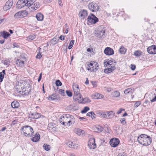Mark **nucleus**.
Wrapping results in <instances>:
<instances>
[{"instance_id": "obj_45", "label": "nucleus", "mask_w": 156, "mask_h": 156, "mask_svg": "<svg viewBox=\"0 0 156 156\" xmlns=\"http://www.w3.org/2000/svg\"><path fill=\"white\" fill-rule=\"evenodd\" d=\"M74 40H72L71 41L68 47L69 49H70L72 48L73 45L74 44Z\"/></svg>"}, {"instance_id": "obj_24", "label": "nucleus", "mask_w": 156, "mask_h": 156, "mask_svg": "<svg viewBox=\"0 0 156 156\" xmlns=\"http://www.w3.org/2000/svg\"><path fill=\"white\" fill-rule=\"evenodd\" d=\"M105 30L103 29H102L101 30V31H99L97 33V36L100 38H104L105 37Z\"/></svg>"}, {"instance_id": "obj_51", "label": "nucleus", "mask_w": 156, "mask_h": 156, "mask_svg": "<svg viewBox=\"0 0 156 156\" xmlns=\"http://www.w3.org/2000/svg\"><path fill=\"white\" fill-rule=\"evenodd\" d=\"M120 121L121 123L123 125H125L126 123V121L125 119V118H122L120 120Z\"/></svg>"}, {"instance_id": "obj_5", "label": "nucleus", "mask_w": 156, "mask_h": 156, "mask_svg": "<svg viewBox=\"0 0 156 156\" xmlns=\"http://www.w3.org/2000/svg\"><path fill=\"white\" fill-rule=\"evenodd\" d=\"M98 63L95 61H91L87 64V69L90 71L95 72L98 69Z\"/></svg>"}, {"instance_id": "obj_53", "label": "nucleus", "mask_w": 156, "mask_h": 156, "mask_svg": "<svg viewBox=\"0 0 156 156\" xmlns=\"http://www.w3.org/2000/svg\"><path fill=\"white\" fill-rule=\"evenodd\" d=\"M141 104V102L140 101H137L135 104L134 106L136 108L139 105Z\"/></svg>"}, {"instance_id": "obj_63", "label": "nucleus", "mask_w": 156, "mask_h": 156, "mask_svg": "<svg viewBox=\"0 0 156 156\" xmlns=\"http://www.w3.org/2000/svg\"><path fill=\"white\" fill-rule=\"evenodd\" d=\"M85 83L86 85H88L89 84V81H88V79L87 78L86 80L85 81Z\"/></svg>"}, {"instance_id": "obj_49", "label": "nucleus", "mask_w": 156, "mask_h": 156, "mask_svg": "<svg viewBox=\"0 0 156 156\" xmlns=\"http://www.w3.org/2000/svg\"><path fill=\"white\" fill-rule=\"evenodd\" d=\"M85 103H89L91 102L90 100L88 98H83V101Z\"/></svg>"}, {"instance_id": "obj_35", "label": "nucleus", "mask_w": 156, "mask_h": 156, "mask_svg": "<svg viewBox=\"0 0 156 156\" xmlns=\"http://www.w3.org/2000/svg\"><path fill=\"white\" fill-rule=\"evenodd\" d=\"M56 94H54L48 98V99L50 101L55 100L56 99Z\"/></svg>"}, {"instance_id": "obj_32", "label": "nucleus", "mask_w": 156, "mask_h": 156, "mask_svg": "<svg viewBox=\"0 0 156 156\" xmlns=\"http://www.w3.org/2000/svg\"><path fill=\"white\" fill-rule=\"evenodd\" d=\"M126 50L123 46H121L119 50V52L122 54H124L126 52Z\"/></svg>"}, {"instance_id": "obj_57", "label": "nucleus", "mask_w": 156, "mask_h": 156, "mask_svg": "<svg viewBox=\"0 0 156 156\" xmlns=\"http://www.w3.org/2000/svg\"><path fill=\"white\" fill-rule=\"evenodd\" d=\"M123 110H124V109L120 108L117 112V114H120L122 112V111Z\"/></svg>"}, {"instance_id": "obj_33", "label": "nucleus", "mask_w": 156, "mask_h": 156, "mask_svg": "<svg viewBox=\"0 0 156 156\" xmlns=\"http://www.w3.org/2000/svg\"><path fill=\"white\" fill-rule=\"evenodd\" d=\"M111 95L113 97H118L120 95V93L118 91H116L111 93Z\"/></svg>"}, {"instance_id": "obj_27", "label": "nucleus", "mask_w": 156, "mask_h": 156, "mask_svg": "<svg viewBox=\"0 0 156 156\" xmlns=\"http://www.w3.org/2000/svg\"><path fill=\"white\" fill-rule=\"evenodd\" d=\"M12 107L14 108H17L20 106L19 103L16 101H14L11 104Z\"/></svg>"}, {"instance_id": "obj_54", "label": "nucleus", "mask_w": 156, "mask_h": 156, "mask_svg": "<svg viewBox=\"0 0 156 156\" xmlns=\"http://www.w3.org/2000/svg\"><path fill=\"white\" fill-rule=\"evenodd\" d=\"M150 101L151 102H153L156 101V94L152 99L150 98Z\"/></svg>"}, {"instance_id": "obj_31", "label": "nucleus", "mask_w": 156, "mask_h": 156, "mask_svg": "<svg viewBox=\"0 0 156 156\" xmlns=\"http://www.w3.org/2000/svg\"><path fill=\"white\" fill-rule=\"evenodd\" d=\"M134 90V89L133 88H129L126 89L124 91V93L125 94H127L129 93H132Z\"/></svg>"}, {"instance_id": "obj_30", "label": "nucleus", "mask_w": 156, "mask_h": 156, "mask_svg": "<svg viewBox=\"0 0 156 156\" xmlns=\"http://www.w3.org/2000/svg\"><path fill=\"white\" fill-rule=\"evenodd\" d=\"M31 115L33 116L32 117L33 119H38L41 116L40 114L37 113H32Z\"/></svg>"}, {"instance_id": "obj_8", "label": "nucleus", "mask_w": 156, "mask_h": 156, "mask_svg": "<svg viewBox=\"0 0 156 156\" xmlns=\"http://www.w3.org/2000/svg\"><path fill=\"white\" fill-rule=\"evenodd\" d=\"M120 142L119 139L116 138L112 139L110 141V144L111 146L113 147H116Z\"/></svg>"}, {"instance_id": "obj_21", "label": "nucleus", "mask_w": 156, "mask_h": 156, "mask_svg": "<svg viewBox=\"0 0 156 156\" xmlns=\"http://www.w3.org/2000/svg\"><path fill=\"white\" fill-rule=\"evenodd\" d=\"M107 119H112L115 116V112L112 111L107 112Z\"/></svg>"}, {"instance_id": "obj_9", "label": "nucleus", "mask_w": 156, "mask_h": 156, "mask_svg": "<svg viewBox=\"0 0 156 156\" xmlns=\"http://www.w3.org/2000/svg\"><path fill=\"white\" fill-rule=\"evenodd\" d=\"M88 145L90 149H94L96 147L95 139L94 138H90L88 141Z\"/></svg>"}, {"instance_id": "obj_19", "label": "nucleus", "mask_w": 156, "mask_h": 156, "mask_svg": "<svg viewBox=\"0 0 156 156\" xmlns=\"http://www.w3.org/2000/svg\"><path fill=\"white\" fill-rule=\"evenodd\" d=\"M74 132L76 134L80 136H84L85 133L84 131L78 128L75 129Z\"/></svg>"}, {"instance_id": "obj_38", "label": "nucleus", "mask_w": 156, "mask_h": 156, "mask_svg": "<svg viewBox=\"0 0 156 156\" xmlns=\"http://www.w3.org/2000/svg\"><path fill=\"white\" fill-rule=\"evenodd\" d=\"M20 12L22 17H25L27 16L28 14V12L26 10L22 11H20Z\"/></svg>"}, {"instance_id": "obj_44", "label": "nucleus", "mask_w": 156, "mask_h": 156, "mask_svg": "<svg viewBox=\"0 0 156 156\" xmlns=\"http://www.w3.org/2000/svg\"><path fill=\"white\" fill-rule=\"evenodd\" d=\"M99 115L102 116V117L107 119V115L106 112H101L99 113Z\"/></svg>"}, {"instance_id": "obj_20", "label": "nucleus", "mask_w": 156, "mask_h": 156, "mask_svg": "<svg viewBox=\"0 0 156 156\" xmlns=\"http://www.w3.org/2000/svg\"><path fill=\"white\" fill-rule=\"evenodd\" d=\"M40 138V136L38 133H36L35 134L34 136L31 138V140L34 142H37Z\"/></svg>"}, {"instance_id": "obj_48", "label": "nucleus", "mask_w": 156, "mask_h": 156, "mask_svg": "<svg viewBox=\"0 0 156 156\" xmlns=\"http://www.w3.org/2000/svg\"><path fill=\"white\" fill-rule=\"evenodd\" d=\"M59 93L60 94H61L63 96H65V93L64 90L62 89H59Z\"/></svg>"}, {"instance_id": "obj_62", "label": "nucleus", "mask_w": 156, "mask_h": 156, "mask_svg": "<svg viewBox=\"0 0 156 156\" xmlns=\"http://www.w3.org/2000/svg\"><path fill=\"white\" fill-rule=\"evenodd\" d=\"M117 156H125L124 153H121L119 154Z\"/></svg>"}, {"instance_id": "obj_52", "label": "nucleus", "mask_w": 156, "mask_h": 156, "mask_svg": "<svg viewBox=\"0 0 156 156\" xmlns=\"http://www.w3.org/2000/svg\"><path fill=\"white\" fill-rule=\"evenodd\" d=\"M66 93L67 95L69 97H70L72 96V93L70 91H69L68 90H67L66 91Z\"/></svg>"}, {"instance_id": "obj_3", "label": "nucleus", "mask_w": 156, "mask_h": 156, "mask_svg": "<svg viewBox=\"0 0 156 156\" xmlns=\"http://www.w3.org/2000/svg\"><path fill=\"white\" fill-rule=\"evenodd\" d=\"M137 139L138 142L140 144L144 146L150 145L152 141L150 137L145 134H141L138 137Z\"/></svg>"}, {"instance_id": "obj_59", "label": "nucleus", "mask_w": 156, "mask_h": 156, "mask_svg": "<svg viewBox=\"0 0 156 156\" xmlns=\"http://www.w3.org/2000/svg\"><path fill=\"white\" fill-rule=\"evenodd\" d=\"M131 69L133 70H134L136 68L135 66L133 65H131Z\"/></svg>"}, {"instance_id": "obj_34", "label": "nucleus", "mask_w": 156, "mask_h": 156, "mask_svg": "<svg viewBox=\"0 0 156 156\" xmlns=\"http://www.w3.org/2000/svg\"><path fill=\"white\" fill-rule=\"evenodd\" d=\"M86 115L87 116H89L91 117L92 119L95 118L96 115L93 112H91L87 113Z\"/></svg>"}, {"instance_id": "obj_26", "label": "nucleus", "mask_w": 156, "mask_h": 156, "mask_svg": "<svg viewBox=\"0 0 156 156\" xmlns=\"http://www.w3.org/2000/svg\"><path fill=\"white\" fill-rule=\"evenodd\" d=\"M36 17L38 21H42L43 20L44 16L41 13H37L36 16Z\"/></svg>"}, {"instance_id": "obj_42", "label": "nucleus", "mask_w": 156, "mask_h": 156, "mask_svg": "<svg viewBox=\"0 0 156 156\" xmlns=\"http://www.w3.org/2000/svg\"><path fill=\"white\" fill-rule=\"evenodd\" d=\"M90 108L88 107H85L81 111V112L82 113H86L87 111L89 110Z\"/></svg>"}, {"instance_id": "obj_17", "label": "nucleus", "mask_w": 156, "mask_h": 156, "mask_svg": "<svg viewBox=\"0 0 156 156\" xmlns=\"http://www.w3.org/2000/svg\"><path fill=\"white\" fill-rule=\"evenodd\" d=\"M73 88L74 93V95L80 94V90L78 85L76 84H73Z\"/></svg>"}, {"instance_id": "obj_7", "label": "nucleus", "mask_w": 156, "mask_h": 156, "mask_svg": "<svg viewBox=\"0 0 156 156\" xmlns=\"http://www.w3.org/2000/svg\"><path fill=\"white\" fill-rule=\"evenodd\" d=\"M89 9L92 12H97L99 10V7L96 4L93 2L89 3L88 5Z\"/></svg>"}, {"instance_id": "obj_50", "label": "nucleus", "mask_w": 156, "mask_h": 156, "mask_svg": "<svg viewBox=\"0 0 156 156\" xmlns=\"http://www.w3.org/2000/svg\"><path fill=\"white\" fill-rule=\"evenodd\" d=\"M4 74H2V72L0 73V82H1L3 81V79L4 78Z\"/></svg>"}, {"instance_id": "obj_41", "label": "nucleus", "mask_w": 156, "mask_h": 156, "mask_svg": "<svg viewBox=\"0 0 156 156\" xmlns=\"http://www.w3.org/2000/svg\"><path fill=\"white\" fill-rule=\"evenodd\" d=\"M14 17L15 18H19L22 17L20 11L16 13L14 16Z\"/></svg>"}, {"instance_id": "obj_56", "label": "nucleus", "mask_w": 156, "mask_h": 156, "mask_svg": "<svg viewBox=\"0 0 156 156\" xmlns=\"http://www.w3.org/2000/svg\"><path fill=\"white\" fill-rule=\"evenodd\" d=\"M91 83L94 87H96L97 86L96 82L94 81H91Z\"/></svg>"}, {"instance_id": "obj_61", "label": "nucleus", "mask_w": 156, "mask_h": 156, "mask_svg": "<svg viewBox=\"0 0 156 156\" xmlns=\"http://www.w3.org/2000/svg\"><path fill=\"white\" fill-rule=\"evenodd\" d=\"M93 49H91L90 48H88L87 49V52H90L91 53V51H93Z\"/></svg>"}, {"instance_id": "obj_29", "label": "nucleus", "mask_w": 156, "mask_h": 156, "mask_svg": "<svg viewBox=\"0 0 156 156\" xmlns=\"http://www.w3.org/2000/svg\"><path fill=\"white\" fill-rule=\"evenodd\" d=\"M103 130V128L100 126H98L94 128V130L96 132H101Z\"/></svg>"}, {"instance_id": "obj_18", "label": "nucleus", "mask_w": 156, "mask_h": 156, "mask_svg": "<svg viewBox=\"0 0 156 156\" xmlns=\"http://www.w3.org/2000/svg\"><path fill=\"white\" fill-rule=\"evenodd\" d=\"M26 84L25 82H23L22 83L20 82L18 83V85L16 86V87L17 89H19V90H24L26 88L25 86Z\"/></svg>"}, {"instance_id": "obj_13", "label": "nucleus", "mask_w": 156, "mask_h": 156, "mask_svg": "<svg viewBox=\"0 0 156 156\" xmlns=\"http://www.w3.org/2000/svg\"><path fill=\"white\" fill-rule=\"evenodd\" d=\"M25 89L22 90H18V91L19 93L22 95H28L30 91V88L29 87H26Z\"/></svg>"}, {"instance_id": "obj_1", "label": "nucleus", "mask_w": 156, "mask_h": 156, "mask_svg": "<svg viewBox=\"0 0 156 156\" xmlns=\"http://www.w3.org/2000/svg\"><path fill=\"white\" fill-rule=\"evenodd\" d=\"M35 2V1H30L29 2V0H20L17 2V6L18 8L21 9L24 6H26L29 8L30 11H34L40 7L39 3Z\"/></svg>"}, {"instance_id": "obj_60", "label": "nucleus", "mask_w": 156, "mask_h": 156, "mask_svg": "<svg viewBox=\"0 0 156 156\" xmlns=\"http://www.w3.org/2000/svg\"><path fill=\"white\" fill-rule=\"evenodd\" d=\"M58 1L59 5L61 6H62L63 4L62 3L61 0H58Z\"/></svg>"}, {"instance_id": "obj_64", "label": "nucleus", "mask_w": 156, "mask_h": 156, "mask_svg": "<svg viewBox=\"0 0 156 156\" xmlns=\"http://www.w3.org/2000/svg\"><path fill=\"white\" fill-rule=\"evenodd\" d=\"M41 76H42V74H41V73L40 74V76H39V77L38 78V81H39L41 80Z\"/></svg>"}, {"instance_id": "obj_2", "label": "nucleus", "mask_w": 156, "mask_h": 156, "mask_svg": "<svg viewBox=\"0 0 156 156\" xmlns=\"http://www.w3.org/2000/svg\"><path fill=\"white\" fill-rule=\"evenodd\" d=\"M59 121L64 125L69 126L72 123L74 124V118L72 115L68 114H65L60 117Z\"/></svg>"}, {"instance_id": "obj_10", "label": "nucleus", "mask_w": 156, "mask_h": 156, "mask_svg": "<svg viewBox=\"0 0 156 156\" xmlns=\"http://www.w3.org/2000/svg\"><path fill=\"white\" fill-rule=\"evenodd\" d=\"M104 63L107 66H109V67H112V66H115L116 65V63L115 62V60L113 59H107L105 60Z\"/></svg>"}, {"instance_id": "obj_6", "label": "nucleus", "mask_w": 156, "mask_h": 156, "mask_svg": "<svg viewBox=\"0 0 156 156\" xmlns=\"http://www.w3.org/2000/svg\"><path fill=\"white\" fill-rule=\"evenodd\" d=\"M88 23L95 24L98 21V18L93 14L91 13L87 18Z\"/></svg>"}, {"instance_id": "obj_39", "label": "nucleus", "mask_w": 156, "mask_h": 156, "mask_svg": "<svg viewBox=\"0 0 156 156\" xmlns=\"http://www.w3.org/2000/svg\"><path fill=\"white\" fill-rule=\"evenodd\" d=\"M95 98L96 99H98L102 98L103 96L101 94L99 93L95 94L94 95Z\"/></svg>"}, {"instance_id": "obj_14", "label": "nucleus", "mask_w": 156, "mask_h": 156, "mask_svg": "<svg viewBox=\"0 0 156 156\" xmlns=\"http://www.w3.org/2000/svg\"><path fill=\"white\" fill-rule=\"evenodd\" d=\"M73 99L75 101L81 103L83 101V98L80 93L76 95H74Z\"/></svg>"}, {"instance_id": "obj_28", "label": "nucleus", "mask_w": 156, "mask_h": 156, "mask_svg": "<svg viewBox=\"0 0 156 156\" xmlns=\"http://www.w3.org/2000/svg\"><path fill=\"white\" fill-rule=\"evenodd\" d=\"M1 35L4 37V39H6L10 35L8 32L4 31L1 32Z\"/></svg>"}, {"instance_id": "obj_4", "label": "nucleus", "mask_w": 156, "mask_h": 156, "mask_svg": "<svg viewBox=\"0 0 156 156\" xmlns=\"http://www.w3.org/2000/svg\"><path fill=\"white\" fill-rule=\"evenodd\" d=\"M21 129L23 131L25 136H31L33 135L34 131L31 127L28 126H23Z\"/></svg>"}, {"instance_id": "obj_40", "label": "nucleus", "mask_w": 156, "mask_h": 156, "mask_svg": "<svg viewBox=\"0 0 156 156\" xmlns=\"http://www.w3.org/2000/svg\"><path fill=\"white\" fill-rule=\"evenodd\" d=\"M43 147L44 149L46 151H48L50 150V147L49 145L47 144H44L43 145Z\"/></svg>"}, {"instance_id": "obj_58", "label": "nucleus", "mask_w": 156, "mask_h": 156, "mask_svg": "<svg viewBox=\"0 0 156 156\" xmlns=\"http://www.w3.org/2000/svg\"><path fill=\"white\" fill-rule=\"evenodd\" d=\"M59 38L62 41H63L65 39V37L63 35H61L60 36Z\"/></svg>"}, {"instance_id": "obj_22", "label": "nucleus", "mask_w": 156, "mask_h": 156, "mask_svg": "<svg viewBox=\"0 0 156 156\" xmlns=\"http://www.w3.org/2000/svg\"><path fill=\"white\" fill-rule=\"evenodd\" d=\"M115 69V66H112V67H109V68L105 69L104 72L106 73H108L113 71Z\"/></svg>"}, {"instance_id": "obj_47", "label": "nucleus", "mask_w": 156, "mask_h": 156, "mask_svg": "<svg viewBox=\"0 0 156 156\" xmlns=\"http://www.w3.org/2000/svg\"><path fill=\"white\" fill-rule=\"evenodd\" d=\"M35 38V36L34 35H31L28 37L27 38L28 39L32 40L34 39Z\"/></svg>"}, {"instance_id": "obj_46", "label": "nucleus", "mask_w": 156, "mask_h": 156, "mask_svg": "<svg viewBox=\"0 0 156 156\" xmlns=\"http://www.w3.org/2000/svg\"><path fill=\"white\" fill-rule=\"evenodd\" d=\"M55 84L57 86H60L62 85V83L59 80H57L56 81Z\"/></svg>"}, {"instance_id": "obj_43", "label": "nucleus", "mask_w": 156, "mask_h": 156, "mask_svg": "<svg viewBox=\"0 0 156 156\" xmlns=\"http://www.w3.org/2000/svg\"><path fill=\"white\" fill-rule=\"evenodd\" d=\"M58 41V40L56 38H54L51 40V43L52 44L55 45L56 44Z\"/></svg>"}, {"instance_id": "obj_55", "label": "nucleus", "mask_w": 156, "mask_h": 156, "mask_svg": "<svg viewBox=\"0 0 156 156\" xmlns=\"http://www.w3.org/2000/svg\"><path fill=\"white\" fill-rule=\"evenodd\" d=\"M42 57L41 54L40 52H38L37 53V55L36 56V58H37L40 59Z\"/></svg>"}, {"instance_id": "obj_37", "label": "nucleus", "mask_w": 156, "mask_h": 156, "mask_svg": "<svg viewBox=\"0 0 156 156\" xmlns=\"http://www.w3.org/2000/svg\"><path fill=\"white\" fill-rule=\"evenodd\" d=\"M134 54L136 57H139L142 54V52L139 50L136 51L134 52Z\"/></svg>"}, {"instance_id": "obj_36", "label": "nucleus", "mask_w": 156, "mask_h": 156, "mask_svg": "<svg viewBox=\"0 0 156 156\" xmlns=\"http://www.w3.org/2000/svg\"><path fill=\"white\" fill-rule=\"evenodd\" d=\"M68 146L70 148H77V147H78V146H77L73 142H71L69 144H68Z\"/></svg>"}, {"instance_id": "obj_16", "label": "nucleus", "mask_w": 156, "mask_h": 156, "mask_svg": "<svg viewBox=\"0 0 156 156\" xmlns=\"http://www.w3.org/2000/svg\"><path fill=\"white\" fill-rule=\"evenodd\" d=\"M104 52L105 54L108 55H110L114 54L113 49L108 47H107L105 49Z\"/></svg>"}, {"instance_id": "obj_12", "label": "nucleus", "mask_w": 156, "mask_h": 156, "mask_svg": "<svg viewBox=\"0 0 156 156\" xmlns=\"http://www.w3.org/2000/svg\"><path fill=\"white\" fill-rule=\"evenodd\" d=\"M87 11L84 9H81L79 13V16L81 19H84L87 16Z\"/></svg>"}, {"instance_id": "obj_23", "label": "nucleus", "mask_w": 156, "mask_h": 156, "mask_svg": "<svg viewBox=\"0 0 156 156\" xmlns=\"http://www.w3.org/2000/svg\"><path fill=\"white\" fill-rule=\"evenodd\" d=\"M48 129L50 130L55 131L56 129L55 124L54 123L51 122L48 125Z\"/></svg>"}, {"instance_id": "obj_15", "label": "nucleus", "mask_w": 156, "mask_h": 156, "mask_svg": "<svg viewBox=\"0 0 156 156\" xmlns=\"http://www.w3.org/2000/svg\"><path fill=\"white\" fill-rule=\"evenodd\" d=\"M13 4L12 0H9L5 3V6L3 7L4 10H7L10 9Z\"/></svg>"}, {"instance_id": "obj_11", "label": "nucleus", "mask_w": 156, "mask_h": 156, "mask_svg": "<svg viewBox=\"0 0 156 156\" xmlns=\"http://www.w3.org/2000/svg\"><path fill=\"white\" fill-rule=\"evenodd\" d=\"M147 52L151 54H156V46L154 45H152L148 47L147 49Z\"/></svg>"}, {"instance_id": "obj_25", "label": "nucleus", "mask_w": 156, "mask_h": 156, "mask_svg": "<svg viewBox=\"0 0 156 156\" xmlns=\"http://www.w3.org/2000/svg\"><path fill=\"white\" fill-rule=\"evenodd\" d=\"M16 64L19 66L23 67L24 65V61L21 60L20 59H18L16 61Z\"/></svg>"}]
</instances>
